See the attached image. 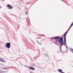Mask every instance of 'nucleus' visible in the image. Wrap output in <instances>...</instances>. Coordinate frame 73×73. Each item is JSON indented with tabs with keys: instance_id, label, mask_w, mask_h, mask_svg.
<instances>
[{
	"instance_id": "1",
	"label": "nucleus",
	"mask_w": 73,
	"mask_h": 73,
	"mask_svg": "<svg viewBox=\"0 0 73 73\" xmlns=\"http://www.w3.org/2000/svg\"><path fill=\"white\" fill-rule=\"evenodd\" d=\"M55 40H56V42H54V43H57V44H58L60 43V47L61 48L62 46L63 45V37H60V36H57L54 37Z\"/></svg>"
},
{
	"instance_id": "2",
	"label": "nucleus",
	"mask_w": 73,
	"mask_h": 73,
	"mask_svg": "<svg viewBox=\"0 0 73 73\" xmlns=\"http://www.w3.org/2000/svg\"><path fill=\"white\" fill-rule=\"evenodd\" d=\"M68 31H67L66 33H64V35L63 36L64 37V43H63L64 45H65V44H66V34H67V33H68Z\"/></svg>"
},
{
	"instance_id": "3",
	"label": "nucleus",
	"mask_w": 73,
	"mask_h": 73,
	"mask_svg": "<svg viewBox=\"0 0 73 73\" xmlns=\"http://www.w3.org/2000/svg\"><path fill=\"white\" fill-rule=\"evenodd\" d=\"M5 46L6 48L8 49L11 48V43L10 42H8L6 44Z\"/></svg>"
},
{
	"instance_id": "4",
	"label": "nucleus",
	"mask_w": 73,
	"mask_h": 73,
	"mask_svg": "<svg viewBox=\"0 0 73 73\" xmlns=\"http://www.w3.org/2000/svg\"><path fill=\"white\" fill-rule=\"evenodd\" d=\"M6 7L7 8L10 9H12V8H13V7L11 6V5L9 4L7 5Z\"/></svg>"
},
{
	"instance_id": "5",
	"label": "nucleus",
	"mask_w": 73,
	"mask_h": 73,
	"mask_svg": "<svg viewBox=\"0 0 73 73\" xmlns=\"http://www.w3.org/2000/svg\"><path fill=\"white\" fill-rule=\"evenodd\" d=\"M0 61L2 62H4V63H6V61L5 60H4L3 59L1 58V57H0Z\"/></svg>"
},
{
	"instance_id": "6",
	"label": "nucleus",
	"mask_w": 73,
	"mask_h": 73,
	"mask_svg": "<svg viewBox=\"0 0 73 73\" xmlns=\"http://www.w3.org/2000/svg\"><path fill=\"white\" fill-rule=\"evenodd\" d=\"M29 69H31V70H35V68L31 67H29Z\"/></svg>"
},
{
	"instance_id": "7",
	"label": "nucleus",
	"mask_w": 73,
	"mask_h": 73,
	"mask_svg": "<svg viewBox=\"0 0 73 73\" xmlns=\"http://www.w3.org/2000/svg\"><path fill=\"white\" fill-rule=\"evenodd\" d=\"M58 72L60 73H62V70L60 69H58Z\"/></svg>"
},
{
	"instance_id": "8",
	"label": "nucleus",
	"mask_w": 73,
	"mask_h": 73,
	"mask_svg": "<svg viewBox=\"0 0 73 73\" xmlns=\"http://www.w3.org/2000/svg\"><path fill=\"white\" fill-rule=\"evenodd\" d=\"M63 45L64 46H66V48H68V46H66V44H65L64 45V41H63Z\"/></svg>"
},
{
	"instance_id": "9",
	"label": "nucleus",
	"mask_w": 73,
	"mask_h": 73,
	"mask_svg": "<svg viewBox=\"0 0 73 73\" xmlns=\"http://www.w3.org/2000/svg\"><path fill=\"white\" fill-rule=\"evenodd\" d=\"M54 37L51 38V39H52V40H54Z\"/></svg>"
},
{
	"instance_id": "10",
	"label": "nucleus",
	"mask_w": 73,
	"mask_h": 73,
	"mask_svg": "<svg viewBox=\"0 0 73 73\" xmlns=\"http://www.w3.org/2000/svg\"><path fill=\"white\" fill-rule=\"evenodd\" d=\"M70 29H68V30H67V31H68V32H69V30H70Z\"/></svg>"
},
{
	"instance_id": "11",
	"label": "nucleus",
	"mask_w": 73,
	"mask_h": 73,
	"mask_svg": "<svg viewBox=\"0 0 73 73\" xmlns=\"http://www.w3.org/2000/svg\"><path fill=\"white\" fill-rule=\"evenodd\" d=\"M3 73H5V72H7V71H3Z\"/></svg>"
},
{
	"instance_id": "12",
	"label": "nucleus",
	"mask_w": 73,
	"mask_h": 73,
	"mask_svg": "<svg viewBox=\"0 0 73 73\" xmlns=\"http://www.w3.org/2000/svg\"><path fill=\"white\" fill-rule=\"evenodd\" d=\"M25 14H26V15H28V12H26L25 13Z\"/></svg>"
},
{
	"instance_id": "13",
	"label": "nucleus",
	"mask_w": 73,
	"mask_h": 73,
	"mask_svg": "<svg viewBox=\"0 0 73 73\" xmlns=\"http://www.w3.org/2000/svg\"><path fill=\"white\" fill-rule=\"evenodd\" d=\"M71 27H72V26L70 25V29Z\"/></svg>"
},
{
	"instance_id": "14",
	"label": "nucleus",
	"mask_w": 73,
	"mask_h": 73,
	"mask_svg": "<svg viewBox=\"0 0 73 73\" xmlns=\"http://www.w3.org/2000/svg\"><path fill=\"white\" fill-rule=\"evenodd\" d=\"M71 26H72V25H73V23H72V24H71Z\"/></svg>"
},
{
	"instance_id": "15",
	"label": "nucleus",
	"mask_w": 73,
	"mask_h": 73,
	"mask_svg": "<svg viewBox=\"0 0 73 73\" xmlns=\"http://www.w3.org/2000/svg\"><path fill=\"white\" fill-rule=\"evenodd\" d=\"M68 29H70V27H69V28H68Z\"/></svg>"
},
{
	"instance_id": "16",
	"label": "nucleus",
	"mask_w": 73,
	"mask_h": 73,
	"mask_svg": "<svg viewBox=\"0 0 73 73\" xmlns=\"http://www.w3.org/2000/svg\"><path fill=\"white\" fill-rule=\"evenodd\" d=\"M38 44H39V42H38Z\"/></svg>"
}]
</instances>
